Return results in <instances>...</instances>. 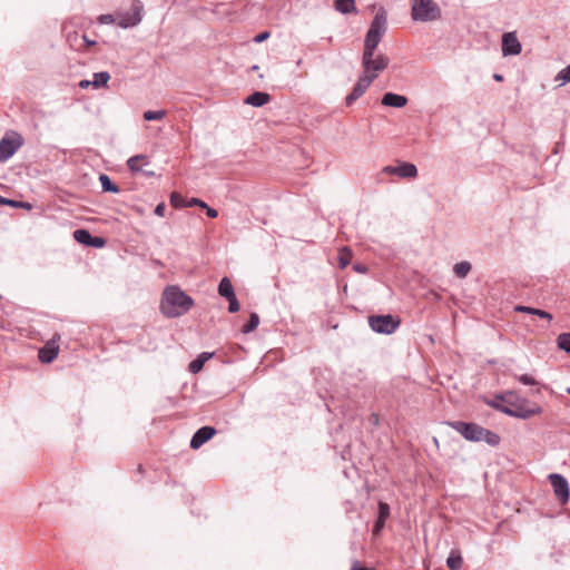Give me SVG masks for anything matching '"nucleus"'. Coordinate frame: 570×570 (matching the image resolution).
Instances as JSON below:
<instances>
[{"label":"nucleus","mask_w":570,"mask_h":570,"mask_svg":"<svg viewBox=\"0 0 570 570\" xmlns=\"http://www.w3.org/2000/svg\"><path fill=\"white\" fill-rule=\"evenodd\" d=\"M557 344L560 350L570 353V332L559 334Z\"/></svg>","instance_id":"obj_32"},{"label":"nucleus","mask_w":570,"mask_h":570,"mask_svg":"<svg viewBox=\"0 0 570 570\" xmlns=\"http://www.w3.org/2000/svg\"><path fill=\"white\" fill-rule=\"evenodd\" d=\"M390 63L389 57H386L383 53L375 52H363L362 53V75H375V79L377 78L379 73L384 71Z\"/></svg>","instance_id":"obj_6"},{"label":"nucleus","mask_w":570,"mask_h":570,"mask_svg":"<svg viewBox=\"0 0 570 570\" xmlns=\"http://www.w3.org/2000/svg\"><path fill=\"white\" fill-rule=\"evenodd\" d=\"M165 212H166L165 203L157 204L155 209H154L155 215H157L159 217H164L165 216Z\"/></svg>","instance_id":"obj_45"},{"label":"nucleus","mask_w":570,"mask_h":570,"mask_svg":"<svg viewBox=\"0 0 570 570\" xmlns=\"http://www.w3.org/2000/svg\"><path fill=\"white\" fill-rule=\"evenodd\" d=\"M23 145L22 136L17 131L7 132L0 139V163L9 160Z\"/></svg>","instance_id":"obj_7"},{"label":"nucleus","mask_w":570,"mask_h":570,"mask_svg":"<svg viewBox=\"0 0 570 570\" xmlns=\"http://www.w3.org/2000/svg\"><path fill=\"white\" fill-rule=\"evenodd\" d=\"M227 302H228V312L229 313H236V312L239 311L240 305H239V302L237 299V296H233L230 298H227Z\"/></svg>","instance_id":"obj_40"},{"label":"nucleus","mask_w":570,"mask_h":570,"mask_svg":"<svg viewBox=\"0 0 570 570\" xmlns=\"http://www.w3.org/2000/svg\"><path fill=\"white\" fill-rule=\"evenodd\" d=\"M446 566L450 570H460L463 566L462 553L459 549H452L446 558Z\"/></svg>","instance_id":"obj_22"},{"label":"nucleus","mask_w":570,"mask_h":570,"mask_svg":"<svg viewBox=\"0 0 570 570\" xmlns=\"http://www.w3.org/2000/svg\"><path fill=\"white\" fill-rule=\"evenodd\" d=\"M514 379L518 380L523 385H537L538 384V381L529 374L514 375Z\"/></svg>","instance_id":"obj_39"},{"label":"nucleus","mask_w":570,"mask_h":570,"mask_svg":"<svg viewBox=\"0 0 570 570\" xmlns=\"http://www.w3.org/2000/svg\"><path fill=\"white\" fill-rule=\"evenodd\" d=\"M81 43L85 47H91L96 43V41L88 39L86 35H81Z\"/></svg>","instance_id":"obj_48"},{"label":"nucleus","mask_w":570,"mask_h":570,"mask_svg":"<svg viewBox=\"0 0 570 570\" xmlns=\"http://www.w3.org/2000/svg\"><path fill=\"white\" fill-rule=\"evenodd\" d=\"M0 205L9 206L12 208H23L30 210L32 208L31 204L28 202L16 200L11 198H7L0 195Z\"/></svg>","instance_id":"obj_27"},{"label":"nucleus","mask_w":570,"mask_h":570,"mask_svg":"<svg viewBox=\"0 0 570 570\" xmlns=\"http://www.w3.org/2000/svg\"><path fill=\"white\" fill-rule=\"evenodd\" d=\"M194 305V299L177 285H169L165 288L160 302L161 313L175 318L186 314Z\"/></svg>","instance_id":"obj_1"},{"label":"nucleus","mask_w":570,"mask_h":570,"mask_svg":"<svg viewBox=\"0 0 570 570\" xmlns=\"http://www.w3.org/2000/svg\"><path fill=\"white\" fill-rule=\"evenodd\" d=\"M271 100L269 94L265 91H254L249 96H247L244 100L246 105L252 107H263Z\"/></svg>","instance_id":"obj_20"},{"label":"nucleus","mask_w":570,"mask_h":570,"mask_svg":"<svg viewBox=\"0 0 570 570\" xmlns=\"http://www.w3.org/2000/svg\"><path fill=\"white\" fill-rule=\"evenodd\" d=\"M73 239L87 247L92 248H104L107 244V240L105 237L101 236H94L86 228H78L73 232Z\"/></svg>","instance_id":"obj_11"},{"label":"nucleus","mask_w":570,"mask_h":570,"mask_svg":"<svg viewBox=\"0 0 570 570\" xmlns=\"http://www.w3.org/2000/svg\"><path fill=\"white\" fill-rule=\"evenodd\" d=\"M390 514H391L390 505L384 501H380L377 504L376 519L386 521L390 518Z\"/></svg>","instance_id":"obj_33"},{"label":"nucleus","mask_w":570,"mask_h":570,"mask_svg":"<svg viewBox=\"0 0 570 570\" xmlns=\"http://www.w3.org/2000/svg\"><path fill=\"white\" fill-rule=\"evenodd\" d=\"M385 522L386 521L375 519L374 524H373V529H372L373 535H380L381 534V532L383 531V529L385 527Z\"/></svg>","instance_id":"obj_41"},{"label":"nucleus","mask_w":570,"mask_h":570,"mask_svg":"<svg viewBox=\"0 0 570 570\" xmlns=\"http://www.w3.org/2000/svg\"><path fill=\"white\" fill-rule=\"evenodd\" d=\"M521 43L515 32H505L502 35L501 51L503 57L517 56L521 52Z\"/></svg>","instance_id":"obj_14"},{"label":"nucleus","mask_w":570,"mask_h":570,"mask_svg":"<svg viewBox=\"0 0 570 570\" xmlns=\"http://www.w3.org/2000/svg\"><path fill=\"white\" fill-rule=\"evenodd\" d=\"M204 209H206V215L210 218H216L218 216V210L213 207H209L208 205L207 207H204Z\"/></svg>","instance_id":"obj_47"},{"label":"nucleus","mask_w":570,"mask_h":570,"mask_svg":"<svg viewBox=\"0 0 570 570\" xmlns=\"http://www.w3.org/2000/svg\"><path fill=\"white\" fill-rule=\"evenodd\" d=\"M58 356V346H56L53 343H48L41 348H39L38 352V358L43 364H49L53 362V360Z\"/></svg>","instance_id":"obj_18"},{"label":"nucleus","mask_w":570,"mask_h":570,"mask_svg":"<svg viewBox=\"0 0 570 570\" xmlns=\"http://www.w3.org/2000/svg\"><path fill=\"white\" fill-rule=\"evenodd\" d=\"M110 80V73L108 71H98L94 73L92 87L96 89L106 87Z\"/></svg>","instance_id":"obj_28"},{"label":"nucleus","mask_w":570,"mask_h":570,"mask_svg":"<svg viewBox=\"0 0 570 570\" xmlns=\"http://www.w3.org/2000/svg\"><path fill=\"white\" fill-rule=\"evenodd\" d=\"M446 424L469 442L483 441L490 446H498L500 444L501 438L497 432L485 429L475 422L458 420L449 421Z\"/></svg>","instance_id":"obj_2"},{"label":"nucleus","mask_w":570,"mask_h":570,"mask_svg":"<svg viewBox=\"0 0 570 570\" xmlns=\"http://www.w3.org/2000/svg\"><path fill=\"white\" fill-rule=\"evenodd\" d=\"M493 79L498 82L503 81V76L501 73H494Z\"/></svg>","instance_id":"obj_52"},{"label":"nucleus","mask_w":570,"mask_h":570,"mask_svg":"<svg viewBox=\"0 0 570 570\" xmlns=\"http://www.w3.org/2000/svg\"><path fill=\"white\" fill-rule=\"evenodd\" d=\"M407 101L406 96L389 91L383 95L381 104L386 107L403 108Z\"/></svg>","instance_id":"obj_17"},{"label":"nucleus","mask_w":570,"mask_h":570,"mask_svg":"<svg viewBox=\"0 0 570 570\" xmlns=\"http://www.w3.org/2000/svg\"><path fill=\"white\" fill-rule=\"evenodd\" d=\"M413 21L430 22L441 18V9L433 0H411Z\"/></svg>","instance_id":"obj_4"},{"label":"nucleus","mask_w":570,"mask_h":570,"mask_svg":"<svg viewBox=\"0 0 570 570\" xmlns=\"http://www.w3.org/2000/svg\"><path fill=\"white\" fill-rule=\"evenodd\" d=\"M556 80H560L561 85H566L570 82V63L559 71L556 77Z\"/></svg>","instance_id":"obj_38"},{"label":"nucleus","mask_w":570,"mask_h":570,"mask_svg":"<svg viewBox=\"0 0 570 570\" xmlns=\"http://www.w3.org/2000/svg\"><path fill=\"white\" fill-rule=\"evenodd\" d=\"M131 13H124L119 17L117 24L122 28H131L140 23L144 14V6L141 1L135 0L131 4Z\"/></svg>","instance_id":"obj_10"},{"label":"nucleus","mask_w":570,"mask_h":570,"mask_svg":"<svg viewBox=\"0 0 570 570\" xmlns=\"http://www.w3.org/2000/svg\"><path fill=\"white\" fill-rule=\"evenodd\" d=\"M217 433V430L214 426L205 425L199 428L191 436L189 446L193 450H198L206 442L212 440Z\"/></svg>","instance_id":"obj_15"},{"label":"nucleus","mask_w":570,"mask_h":570,"mask_svg":"<svg viewBox=\"0 0 570 570\" xmlns=\"http://www.w3.org/2000/svg\"><path fill=\"white\" fill-rule=\"evenodd\" d=\"M370 422L373 424V425H377L379 422H380V416L379 414L376 413H372L371 416H370Z\"/></svg>","instance_id":"obj_50"},{"label":"nucleus","mask_w":570,"mask_h":570,"mask_svg":"<svg viewBox=\"0 0 570 570\" xmlns=\"http://www.w3.org/2000/svg\"><path fill=\"white\" fill-rule=\"evenodd\" d=\"M510 396L517 397V392L508 390V391L494 394L493 397L483 395V396H481V400L485 405L504 414L507 406H508L507 403H508V400Z\"/></svg>","instance_id":"obj_12"},{"label":"nucleus","mask_w":570,"mask_h":570,"mask_svg":"<svg viewBox=\"0 0 570 570\" xmlns=\"http://www.w3.org/2000/svg\"><path fill=\"white\" fill-rule=\"evenodd\" d=\"M375 80V75H361L353 86L352 91L345 97V105L352 106L360 97H362L371 83Z\"/></svg>","instance_id":"obj_9"},{"label":"nucleus","mask_w":570,"mask_h":570,"mask_svg":"<svg viewBox=\"0 0 570 570\" xmlns=\"http://www.w3.org/2000/svg\"><path fill=\"white\" fill-rule=\"evenodd\" d=\"M187 207H200V208H204V207H207V203H205L200 198L191 197L188 200V203H187Z\"/></svg>","instance_id":"obj_42"},{"label":"nucleus","mask_w":570,"mask_h":570,"mask_svg":"<svg viewBox=\"0 0 570 570\" xmlns=\"http://www.w3.org/2000/svg\"><path fill=\"white\" fill-rule=\"evenodd\" d=\"M368 325L377 334L390 335L401 325V320L392 314H376L368 316Z\"/></svg>","instance_id":"obj_5"},{"label":"nucleus","mask_w":570,"mask_h":570,"mask_svg":"<svg viewBox=\"0 0 570 570\" xmlns=\"http://www.w3.org/2000/svg\"><path fill=\"white\" fill-rule=\"evenodd\" d=\"M269 37H271L269 31H262L253 38V41L255 43H262V42L266 41Z\"/></svg>","instance_id":"obj_43"},{"label":"nucleus","mask_w":570,"mask_h":570,"mask_svg":"<svg viewBox=\"0 0 570 570\" xmlns=\"http://www.w3.org/2000/svg\"><path fill=\"white\" fill-rule=\"evenodd\" d=\"M513 309L517 313L535 315V316H538L540 318H544L549 322L552 320V315L544 309H540V308H535V307H531V306H527V305H515Z\"/></svg>","instance_id":"obj_21"},{"label":"nucleus","mask_w":570,"mask_h":570,"mask_svg":"<svg viewBox=\"0 0 570 570\" xmlns=\"http://www.w3.org/2000/svg\"><path fill=\"white\" fill-rule=\"evenodd\" d=\"M214 355L215 352H202L188 364V371L193 374L199 373L203 370L205 363L209 361Z\"/></svg>","instance_id":"obj_19"},{"label":"nucleus","mask_w":570,"mask_h":570,"mask_svg":"<svg viewBox=\"0 0 570 570\" xmlns=\"http://www.w3.org/2000/svg\"><path fill=\"white\" fill-rule=\"evenodd\" d=\"M568 393H570V389H568Z\"/></svg>","instance_id":"obj_55"},{"label":"nucleus","mask_w":570,"mask_h":570,"mask_svg":"<svg viewBox=\"0 0 570 570\" xmlns=\"http://www.w3.org/2000/svg\"><path fill=\"white\" fill-rule=\"evenodd\" d=\"M389 175H396L401 178H415L417 176V168L414 164L409 161H397L395 166H385L382 170Z\"/></svg>","instance_id":"obj_13"},{"label":"nucleus","mask_w":570,"mask_h":570,"mask_svg":"<svg viewBox=\"0 0 570 570\" xmlns=\"http://www.w3.org/2000/svg\"><path fill=\"white\" fill-rule=\"evenodd\" d=\"M146 156L144 155H135V156H131L128 160H127V167L128 169L131 171V173H138V171H142V168L139 167L138 163L139 160L141 159H145Z\"/></svg>","instance_id":"obj_34"},{"label":"nucleus","mask_w":570,"mask_h":570,"mask_svg":"<svg viewBox=\"0 0 570 570\" xmlns=\"http://www.w3.org/2000/svg\"><path fill=\"white\" fill-rule=\"evenodd\" d=\"M386 13L384 10H380L376 12L375 17L370 23V27L367 31L374 33V35H381V38H383L385 31H386Z\"/></svg>","instance_id":"obj_16"},{"label":"nucleus","mask_w":570,"mask_h":570,"mask_svg":"<svg viewBox=\"0 0 570 570\" xmlns=\"http://www.w3.org/2000/svg\"><path fill=\"white\" fill-rule=\"evenodd\" d=\"M351 570H370L366 567H362L358 561H354Z\"/></svg>","instance_id":"obj_51"},{"label":"nucleus","mask_w":570,"mask_h":570,"mask_svg":"<svg viewBox=\"0 0 570 570\" xmlns=\"http://www.w3.org/2000/svg\"><path fill=\"white\" fill-rule=\"evenodd\" d=\"M146 177H153L155 176V171L153 170H144L141 171Z\"/></svg>","instance_id":"obj_53"},{"label":"nucleus","mask_w":570,"mask_h":570,"mask_svg":"<svg viewBox=\"0 0 570 570\" xmlns=\"http://www.w3.org/2000/svg\"><path fill=\"white\" fill-rule=\"evenodd\" d=\"M99 183L104 193L119 194L120 188L116 185L107 174L99 175Z\"/></svg>","instance_id":"obj_26"},{"label":"nucleus","mask_w":570,"mask_h":570,"mask_svg":"<svg viewBox=\"0 0 570 570\" xmlns=\"http://www.w3.org/2000/svg\"><path fill=\"white\" fill-rule=\"evenodd\" d=\"M169 203L174 208H184L187 207L188 202L180 194L174 191L169 196Z\"/></svg>","instance_id":"obj_36"},{"label":"nucleus","mask_w":570,"mask_h":570,"mask_svg":"<svg viewBox=\"0 0 570 570\" xmlns=\"http://www.w3.org/2000/svg\"><path fill=\"white\" fill-rule=\"evenodd\" d=\"M353 269L358 274H366L368 271L367 266L363 264H355Z\"/></svg>","instance_id":"obj_46"},{"label":"nucleus","mask_w":570,"mask_h":570,"mask_svg":"<svg viewBox=\"0 0 570 570\" xmlns=\"http://www.w3.org/2000/svg\"><path fill=\"white\" fill-rule=\"evenodd\" d=\"M334 8L342 14L356 13L355 0H334Z\"/></svg>","instance_id":"obj_23"},{"label":"nucleus","mask_w":570,"mask_h":570,"mask_svg":"<svg viewBox=\"0 0 570 570\" xmlns=\"http://www.w3.org/2000/svg\"><path fill=\"white\" fill-rule=\"evenodd\" d=\"M218 294L226 299L236 296L232 281L227 276L220 279L218 284Z\"/></svg>","instance_id":"obj_25"},{"label":"nucleus","mask_w":570,"mask_h":570,"mask_svg":"<svg viewBox=\"0 0 570 570\" xmlns=\"http://www.w3.org/2000/svg\"><path fill=\"white\" fill-rule=\"evenodd\" d=\"M250 69L254 70V71H257L258 70V66L254 65Z\"/></svg>","instance_id":"obj_54"},{"label":"nucleus","mask_w":570,"mask_h":570,"mask_svg":"<svg viewBox=\"0 0 570 570\" xmlns=\"http://www.w3.org/2000/svg\"><path fill=\"white\" fill-rule=\"evenodd\" d=\"M78 85H79V87H80L81 89H87V88H89L90 86H92V80L82 79V80H80V81H79V83H78Z\"/></svg>","instance_id":"obj_49"},{"label":"nucleus","mask_w":570,"mask_h":570,"mask_svg":"<svg viewBox=\"0 0 570 570\" xmlns=\"http://www.w3.org/2000/svg\"><path fill=\"white\" fill-rule=\"evenodd\" d=\"M98 21H99L100 23L108 24V23H114V22H115V18H114V16H112V14H109V13H108V14H101V16H99V18H98Z\"/></svg>","instance_id":"obj_44"},{"label":"nucleus","mask_w":570,"mask_h":570,"mask_svg":"<svg viewBox=\"0 0 570 570\" xmlns=\"http://www.w3.org/2000/svg\"><path fill=\"white\" fill-rule=\"evenodd\" d=\"M548 479L553 488L556 498L560 503L566 504L570 498L568 480L559 473H551Z\"/></svg>","instance_id":"obj_8"},{"label":"nucleus","mask_w":570,"mask_h":570,"mask_svg":"<svg viewBox=\"0 0 570 570\" xmlns=\"http://www.w3.org/2000/svg\"><path fill=\"white\" fill-rule=\"evenodd\" d=\"M530 401L524 397H520L517 394L515 396H510L507 403L505 415L522 420H528L534 415L542 413V407L540 405L533 404V406L529 407Z\"/></svg>","instance_id":"obj_3"},{"label":"nucleus","mask_w":570,"mask_h":570,"mask_svg":"<svg viewBox=\"0 0 570 570\" xmlns=\"http://www.w3.org/2000/svg\"><path fill=\"white\" fill-rule=\"evenodd\" d=\"M471 268H472V265L469 262L463 261V262L456 263L454 265L453 272L456 277L465 278L468 276V274L471 272Z\"/></svg>","instance_id":"obj_29"},{"label":"nucleus","mask_w":570,"mask_h":570,"mask_svg":"<svg viewBox=\"0 0 570 570\" xmlns=\"http://www.w3.org/2000/svg\"><path fill=\"white\" fill-rule=\"evenodd\" d=\"M165 116H166V111L164 109L147 110L142 115V117L146 121L161 120Z\"/></svg>","instance_id":"obj_35"},{"label":"nucleus","mask_w":570,"mask_h":570,"mask_svg":"<svg viewBox=\"0 0 570 570\" xmlns=\"http://www.w3.org/2000/svg\"><path fill=\"white\" fill-rule=\"evenodd\" d=\"M67 42L69 43V46L71 48H75V49H80L82 47V43H81V35H79L78 32H70L67 35Z\"/></svg>","instance_id":"obj_37"},{"label":"nucleus","mask_w":570,"mask_h":570,"mask_svg":"<svg viewBox=\"0 0 570 570\" xmlns=\"http://www.w3.org/2000/svg\"><path fill=\"white\" fill-rule=\"evenodd\" d=\"M351 258H352V250L346 246L343 247L340 250V255H338L340 268L344 269L345 267H347L351 262Z\"/></svg>","instance_id":"obj_31"},{"label":"nucleus","mask_w":570,"mask_h":570,"mask_svg":"<svg viewBox=\"0 0 570 570\" xmlns=\"http://www.w3.org/2000/svg\"><path fill=\"white\" fill-rule=\"evenodd\" d=\"M259 324V316L257 313H250L247 323L242 327V332L244 334H248L257 328Z\"/></svg>","instance_id":"obj_30"},{"label":"nucleus","mask_w":570,"mask_h":570,"mask_svg":"<svg viewBox=\"0 0 570 570\" xmlns=\"http://www.w3.org/2000/svg\"><path fill=\"white\" fill-rule=\"evenodd\" d=\"M381 40V35H374L370 31H366L363 52H375Z\"/></svg>","instance_id":"obj_24"}]
</instances>
